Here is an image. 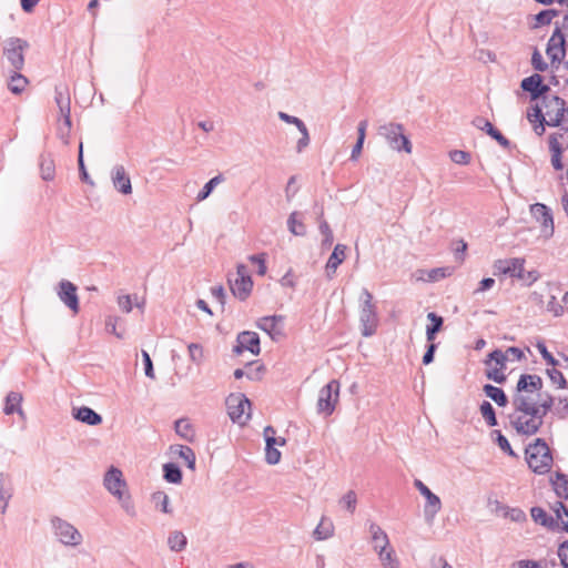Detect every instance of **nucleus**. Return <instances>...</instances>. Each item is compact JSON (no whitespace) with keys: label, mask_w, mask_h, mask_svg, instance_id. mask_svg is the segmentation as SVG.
Returning <instances> with one entry per match:
<instances>
[{"label":"nucleus","mask_w":568,"mask_h":568,"mask_svg":"<svg viewBox=\"0 0 568 568\" xmlns=\"http://www.w3.org/2000/svg\"><path fill=\"white\" fill-rule=\"evenodd\" d=\"M547 126L558 128V132L566 134L568 139V108L564 99L557 95H545L542 98Z\"/></svg>","instance_id":"obj_1"},{"label":"nucleus","mask_w":568,"mask_h":568,"mask_svg":"<svg viewBox=\"0 0 568 568\" xmlns=\"http://www.w3.org/2000/svg\"><path fill=\"white\" fill-rule=\"evenodd\" d=\"M404 131L405 129L403 124L397 122H387L378 126L377 134L385 140L390 150L410 154L413 145Z\"/></svg>","instance_id":"obj_2"},{"label":"nucleus","mask_w":568,"mask_h":568,"mask_svg":"<svg viewBox=\"0 0 568 568\" xmlns=\"http://www.w3.org/2000/svg\"><path fill=\"white\" fill-rule=\"evenodd\" d=\"M529 468L536 474H546L552 465V455L546 442L537 438L525 450Z\"/></svg>","instance_id":"obj_3"},{"label":"nucleus","mask_w":568,"mask_h":568,"mask_svg":"<svg viewBox=\"0 0 568 568\" xmlns=\"http://www.w3.org/2000/svg\"><path fill=\"white\" fill-rule=\"evenodd\" d=\"M50 525L54 537L63 546L75 548L83 542L82 534L68 520L54 516L50 519Z\"/></svg>","instance_id":"obj_4"},{"label":"nucleus","mask_w":568,"mask_h":568,"mask_svg":"<svg viewBox=\"0 0 568 568\" xmlns=\"http://www.w3.org/2000/svg\"><path fill=\"white\" fill-rule=\"evenodd\" d=\"M361 301L362 306L359 322L362 326V335L369 337L375 334L378 326L376 306L373 303V295L366 288H363L362 291Z\"/></svg>","instance_id":"obj_5"},{"label":"nucleus","mask_w":568,"mask_h":568,"mask_svg":"<svg viewBox=\"0 0 568 568\" xmlns=\"http://www.w3.org/2000/svg\"><path fill=\"white\" fill-rule=\"evenodd\" d=\"M225 404L231 420L239 425H245L251 417L250 399L244 394H231Z\"/></svg>","instance_id":"obj_6"},{"label":"nucleus","mask_w":568,"mask_h":568,"mask_svg":"<svg viewBox=\"0 0 568 568\" xmlns=\"http://www.w3.org/2000/svg\"><path fill=\"white\" fill-rule=\"evenodd\" d=\"M229 285L232 294L244 301L248 297L252 292L253 281L251 278L248 268L244 264H239L236 267V274L229 276Z\"/></svg>","instance_id":"obj_7"},{"label":"nucleus","mask_w":568,"mask_h":568,"mask_svg":"<svg viewBox=\"0 0 568 568\" xmlns=\"http://www.w3.org/2000/svg\"><path fill=\"white\" fill-rule=\"evenodd\" d=\"M509 420L516 432L525 436L535 435L544 424L539 414H510Z\"/></svg>","instance_id":"obj_8"},{"label":"nucleus","mask_w":568,"mask_h":568,"mask_svg":"<svg viewBox=\"0 0 568 568\" xmlns=\"http://www.w3.org/2000/svg\"><path fill=\"white\" fill-rule=\"evenodd\" d=\"M339 383L336 379L331 381L323 386L318 394L317 412L325 416L332 415L338 400Z\"/></svg>","instance_id":"obj_9"},{"label":"nucleus","mask_w":568,"mask_h":568,"mask_svg":"<svg viewBox=\"0 0 568 568\" xmlns=\"http://www.w3.org/2000/svg\"><path fill=\"white\" fill-rule=\"evenodd\" d=\"M27 47V41L20 38H9L4 43L3 54L16 71L24 65L23 50Z\"/></svg>","instance_id":"obj_10"},{"label":"nucleus","mask_w":568,"mask_h":568,"mask_svg":"<svg viewBox=\"0 0 568 568\" xmlns=\"http://www.w3.org/2000/svg\"><path fill=\"white\" fill-rule=\"evenodd\" d=\"M524 258H504L495 261L493 273L495 276L508 275L515 278H525Z\"/></svg>","instance_id":"obj_11"},{"label":"nucleus","mask_w":568,"mask_h":568,"mask_svg":"<svg viewBox=\"0 0 568 568\" xmlns=\"http://www.w3.org/2000/svg\"><path fill=\"white\" fill-rule=\"evenodd\" d=\"M414 486L425 497L426 504L424 507V515L427 523H432L436 515L442 509L440 498L435 495L422 480L415 479Z\"/></svg>","instance_id":"obj_12"},{"label":"nucleus","mask_w":568,"mask_h":568,"mask_svg":"<svg viewBox=\"0 0 568 568\" xmlns=\"http://www.w3.org/2000/svg\"><path fill=\"white\" fill-rule=\"evenodd\" d=\"M103 486L118 500H122V497L125 493L126 483L123 478L122 471L119 468L111 466L108 469L103 478Z\"/></svg>","instance_id":"obj_13"},{"label":"nucleus","mask_w":568,"mask_h":568,"mask_svg":"<svg viewBox=\"0 0 568 568\" xmlns=\"http://www.w3.org/2000/svg\"><path fill=\"white\" fill-rule=\"evenodd\" d=\"M568 41L566 40L565 34H561V30L555 29L548 40L546 49V53L551 60V64H559L565 59Z\"/></svg>","instance_id":"obj_14"},{"label":"nucleus","mask_w":568,"mask_h":568,"mask_svg":"<svg viewBox=\"0 0 568 568\" xmlns=\"http://www.w3.org/2000/svg\"><path fill=\"white\" fill-rule=\"evenodd\" d=\"M54 100L59 109V122H64V126L72 125L71 122V99L65 85L55 87Z\"/></svg>","instance_id":"obj_15"},{"label":"nucleus","mask_w":568,"mask_h":568,"mask_svg":"<svg viewBox=\"0 0 568 568\" xmlns=\"http://www.w3.org/2000/svg\"><path fill=\"white\" fill-rule=\"evenodd\" d=\"M565 149H568V139L566 134L555 132L549 136V150L551 152V165L555 170L564 169L561 162V154Z\"/></svg>","instance_id":"obj_16"},{"label":"nucleus","mask_w":568,"mask_h":568,"mask_svg":"<svg viewBox=\"0 0 568 568\" xmlns=\"http://www.w3.org/2000/svg\"><path fill=\"white\" fill-rule=\"evenodd\" d=\"M531 215L540 223L542 234L545 237H550L554 234V217L548 206L541 203H535L530 206Z\"/></svg>","instance_id":"obj_17"},{"label":"nucleus","mask_w":568,"mask_h":568,"mask_svg":"<svg viewBox=\"0 0 568 568\" xmlns=\"http://www.w3.org/2000/svg\"><path fill=\"white\" fill-rule=\"evenodd\" d=\"M244 351H248L253 355L260 354V337L257 333L244 331L237 335L236 345L234 346L233 352L240 355Z\"/></svg>","instance_id":"obj_18"},{"label":"nucleus","mask_w":568,"mask_h":568,"mask_svg":"<svg viewBox=\"0 0 568 568\" xmlns=\"http://www.w3.org/2000/svg\"><path fill=\"white\" fill-rule=\"evenodd\" d=\"M57 294L60 301L68 306L73 313L79 312V298L77 295V286L70 281L62 280L59 283Z\"/></svg>","instance_id":"obj_19"},{"label":"nucleus","mask_w":568,"mask_h":568,"mask_svg":"<svg viewBox=\"0 0 568 568\" xmlns=\"http://www.w3.org/2000/svg\"><path fill=\"white\" fill-rule=\"evenodd\" d=\"M520 87L524 91L530 93L531 100H537L541 97L544 98L550 90L548 85L542 83V77L538 73L525 78L521 81Z\"/></svg>","instance_id":"obj_20"},{"label":"nucleus","mask_w":568,"mask_h":568,"mask_svg":"<svg viewBox=\"0 0 568 568\" xmlns=\"http://www.w3.org/2000/svg\"><path fill=\"white\" fill-rule=\"evenodd\" d=\"M513 406L515 412L513 414H539L538 402L530 395L525 393H516L513 397Z\"/></svg>","instance_id":"obj_21"},{"label":"nucleus","mask_w":568,"mask_h":568,"mask_svg":"<svg viewBox=\"0 0 568 568\" xmlns=\"http://www.w3.org/2000/svg\"><path fill=\"white\" fill-rule=\"evenodd\" d=\"M113 186L120 193L128 195L132 192V184L123 165H115L111 172Z\"/></svg>","instance_id":"obj_22"},{"label":"nucleus","mask_w":568,"mask_h":568,"mask_svg":"<svg viewBox=\"0 0 568 568\" xmlns=\"http://www.w3.org/2000/svg\"><path fill=\"white\" fill-rule=\"evenodd\" d=\"M346 245L336 244L328 261L325 265V273L328 280H332L335 276L336 270L344 262L346 257Z\"/></svg>","instance_id":"obj_23"},{"label":"nucleus","mask_w":568,"mask_h":568,"mask_svg":"<svg viewBox=\"0 0 568 568\" xmlns=\"http://www.w3.org/2000/svg\"><path fill=\"white\" fill-rule=\"evenodd\" d=\"M473 124L483 131H486L494 140H496L501 146L508 148L510 142L506 139L500 131H498L488 120L477 116L474 119Z\"/></svg>","instance_id":"obj_24"},{"label":"nucleus","mask_w":568,"mask_h":568,"mask_svg":"<svg viewBox=\"0 0 568 568\" xmlns=\"http://www.w3.org/2000/svg\"><path fill=\"white\" fill-rule=\"evenodd\" d=\"M283 316L273 315V316H264L257 321V327L264 332H266L272 338L282 334V328L278 327L280 324L283 323Z\"/></svg>","instance_id":"obj_25"},{"label":"nucleus","mask_w":568,"mask_h":568,"mask_svg":"<svg viewBox=\"0 0 568 568\" xmlns=\"http://www.w3.org/2000/svg\"><path fill=\"white\" fill-rule=\"evenodd\" d=\"M368 531L371 534V540L373 544V549L378 552L382 548L389 547V538L387 534L382 529L379 525L376 523H369Z\"/></svg>","instance_id":"obj_26"},{"label":"nucleus","mask_w":568,"mask_h":568,"mask_svg":"<svg viewBox=\"0 0 568 568\" xmlns=\"http://www.w3.org/2000/svg\"><path fill=\"white\" fill-rule=\"evenodd\" d=\"M72 416L87 425L97 426L102 423V416L88 406L74 408Z\"/></svg>","instance_id":"obj_27"},{"label":"nucleus","mask_w":568,"mask_h":568,"mask_svg":"<svg viewBox=\"0 0 568 568\" xmlns=\"http://www.w3.org/2000/svg\"><path fill=\"white\" fill-rule=\"evenodd\" d=\"M542 387V381L538 375L523 374L516 386L518 393H532Z\"/></svg>","instance_id":"obj_28"},{"label":"nucleus","mask_w":568,"mask_h":568,"mask_svg":"<svg viewBox=\"0 0 568 568\" xmlns=\"http://www.w3.org/2000/svg\"><path fill=\"white\" fill-rule=\"evenodd\" d=\"M12 493L13 490L9 475L0 471V514H4L7 511Z\"/></svg>","instance_id":"obj_29"},{"label":"nucleus","mask_w":568,"mask_h":568,"mask_svg":"<svg viewBox=\"0 0 568 568\" xmlns=\"http://www.w3.org/2000/svg\"><path fill=\"white\" fill-rule=\"evenodd\" d=\"M22 395L18 392H10L6 397V404L3 408V413L6 415H12L13 413H18L19 415H23V410L21 408Z\"/></svg>","instance_id":"obj_30"},{"label":"nucleus","mask_w":568,"mask_h":568,"mask_svg":"<svg viewBox=\"0 0 568 568\" xmlns=\"http://www.w3.org/2000/svg\"><path fill=\"white\" fill-rule=\"evenodd\" d=\"M483 389L486 396L494 400L498 406L505 407L508 404V398L500 387L486 384Z\"/></svg>","instance_id":"obj_31"},{"label":"nucleus","mask_w":568,"mask_h":568,"mask_svg":"<svg viewBox=\"0 0 568 568\" xmlns=\"http://www.w3.org/2000/svg\"><path fill=\"white\" fill-rule=\"evenodd\" d=\"M377 555L383 568H399V560L390 546L384 549L382 548Z\"/></svg>","instance_id":"obj_32"},{"label":"nucleus","mask_w":568,"mask_h":568,"mask_svg":"<svg viewBox=\"0 0 568 568\" xmlns=\"http://www.w3.org/2000/svg\"><path fill=\"white\" fill-rule=\"evenodd\" d=\"M427 318L432 322L430 325L426 328V338L428 342H432L435 339L436 334L442 329L444 320L442 316L437 315L434 312H430L427 314Z\"/></svg>","instance_id":"obj_33"},{"label":"nucleus","mask_w":568,"mask_h":568,"mask_svg":"<svg viewBox=\"0 0 568 568\" xmlns=\"http://www.w3.org/2000/svg\"><path fill=\"white\" fill-rule=\"evenodd\" d=\"M186 545H187V539L182 531L175 530V531L170 532V535L168 537V546H169L170 550L180 552L186 547Z\"/></svg>","instance_id":"obj_34"},{"label":"nucleus","mask_w":568,"mask_h":568,"mask_svg":"<svg viewBox=\"0 0 568 568\" xmlns=\"http://www.w3.org/2000/svg\"><path fill=\"white\" fill-rule=\"evenodd\" d=\"M175 433L187 442L194 439V430L191 423L186 418H180L174 423Z\"/></svg>","instance_id":"obj_35"},{"label":"nucleus","mask_w":568,"mask_h":568,"mask_svg":"<svg viewBox=\"0 0 568 568\" xmlns=\"http://www.w3.org/2000/svg\"><path fill=\"white\" fill-rule=\"evenodd\" d=\"M163 477L168 483L180 484L182 481V471L176 464L168 463L163 465Z\"/></svg>","instance_id":"obj_36"},{"label":"nucleus","mask_w":568,"mask_h":568,"mask_svg":"<svg viewBox=\"0 0 568 568\" xmlns=\"http://www.w3.org/2000/svg\"><path fill=\"white\" fill-rule=\"evenodd\" d=\"M298 213L292 212L287 219V227L290 232L296 236H304L306 234L305 224L297 220Z\"/></svg>","instance_id":"obj_37"},{"label":"nucleus","mask_w":568,"mask_h":568,"mask_svg":"<svg viewBox=\"0 0 568 568\" xmlns=\"http://www.w3.org/2000/svg\"><path fill=\"white\" fill-rule=\"evenodd\" d=\"M275 444V437L266 439L265 459L270 465H276L281 459V452L274 447Z\"/></svg>","instance_id":"obj_38"},{"label":"nucleus","mask_w":568,"mask_h":568,"mask_svg":"<svg viewBox=\"0 0 568 568\" xmlns=\"http://www.w3.org/2000/svg\"><path fill=\"white\" fill-rule=\"evenodd\" d=\"M41 178L44 181H51L54 179L55 166L54 161L50 156H42L40 161Z\"/></svg>","instance_id":"obj_39"},{"label":"nucleus","mask_w":568,"mask_h":568,"mask_svg":"<svg viewBox=\"0 0 568 568\" xmlns=\"http://www.w3.org/2000/svg\"><path fill=\"white\" fill-rule=\"evenodd\" d=\"M552 485L558 497L568 499V475L557 473Z\"/></svg>","instance_id":"obj_40"},{"label":"nucleus","mask_w":568,"mask_h":568,"mask_svg":"<svg viewBox=\"0 0 568 568\" xmlns=\"http://www.w3.org/2000/svg\"><path fill=\"white\" fill-rule=\"evenodd\" d=\"M318 230L323 235L321 242L322 250L329 248L334 242V234L329 224L325 220H321L318 224Z\"/></svg>","instance_id":"obj_41"},{"label":"nucleus","mask_w":568,"mask_h":568,"mask_svg":"<svg viewBox=\"0 0 568 568\" xmlns=\"http://www.w3.org/2000/svg\"><path fill=\"white\" fill-rule=\"evenodd\" d=\"M174 453H176L179 457L185 462L190 469L195 468V454L191 447L178 445Z\"/></svg>","instance_id":"obj_42"},{"label":"nucleus","mask_w":568,"mask_h":568,"mask_svg":"<svg viewBox=\"0 0 568 568\" xmlns=\"http://www.w3.org/2000/svg\"><path fill=\"white\" fill-rule=\"evenodd\" d=\"M152 501L155 508H159L164 514H172L170 508L169 496L164 491H155L152 494Z\"/></svg>","instance_id":"obj_43"},{"label":"nucleus","mask_w":568,"mask_h":568,"mask_svg":"<svg viewBox=\"0 0 568 568\" xmlns=\"http://www.w3.org/2000/svg\"><path fill=\"white\" fill-rule=\"evenodd\" d=\"M223 181V176L221 174L212 178L210 181H207L202 190L197 193L196 200L199 202L204 201L206 197L210 196V194L213 192V190Z\"/></svg>","instance_id":"obj_44"},{"label":"nucleus","mask_w":568,"mask_h":568,"mask_svg":"<svg viewBox=\"0 0 568 568\" xmlns=\"http://www.w3.org/2000/svg\"><path fill=\"white\" fill-rule=\"evenodd\" d=\"M28 84V80L26 77H23L21 73H19L18 71H16L11 78H10V82H9V89L12 93L14 94H19L21 93L26 85Z\"/></svg>","instance_id":"obj_45"},{"label":"nucleus","mask_w":568,"mask_h":568,"mask_svg":"<svg viewBox=\"0 0 568 568\" xmlns=\"http://www.w3.org/2000/svg\"><path fill=\"white\" fill-rule=\"evenodd\" d=\"M479 410L488 426L494 427L497 425L496 413L493 405L489 402L484 400L480 404Z\"/></svg>","instance_id":"obj_46"},{"label":"nucleus","mask_w":568,"mask_h":568,"mask_svg":"<svg viewBox=\"0 0 568 568\" xmlns=\"http://www.w3.org/2000/svg\"><path fill=\"white\" fill-rule=\"evenodd\" d=\"M334 528L329 521H325L324 519L316 526L313 535L316 540H325L333 535Z\"/></svg>","instance_id":"obj_47"},{"label":"nucleus","mask_w":568,"mask_h":568,"mask_svg":"<svg viewBox=\"0 0 568 568\" xmlns=\"http://www.w3.org/2000/svg\"><path fill=\"white\" fill-rule=\"evenodd\" d=\"M532 519L545 527H550L554 523L552 518L541 507H532L530 510Z\"/></svg>","instance_id":"obj_48"},{"label":"nucleus","mask_w":568,"mask_h":568,"mask_svg":"<svg viewBox=\"0 0 568 568\" xmlns=\"http://www.w3.org/2000/svg\"><path fill=\"white\" fill-rule=\"evenodd\" d=\"M558 519H561V528L568 531V508L561 501H557L554 508Z\"/></svg>","instance_id":"obj_49"},{"label":"nucleus","mask_w":568,"mask_h":568,"mask_svg":"<svg viewBox=\"0 0 568 568\" xmlns=\"http://www.w3.org/2000/svg\"><path fill=\"white\" fill-rule=\"evenodd\" d=\"M547 375L549 376L552 384L556 385L558 388L567 387V382H566L565 376L562 375V373L560 371L555 368V366H552V368H550V369H547Z\"/></svg>","instance_id":"obj_50"},{"label":"nucleus","mask_w":568,"mask_h":568,"mask_svg":"<svg viewBox=\"0 0 568 568\" xmlns=\"http://www.w3.org/2000/svg\"><path fill=\"white\" fill-rule=\"evenodd\" d=\"M557 14L558 11L554 9L542 10L536 14L535 20L537 26H546L549 24Z\"/></svg>","instance_id":"obj_51"},{"label":"nucleus","mask_w":568,"mask_h":568,"mask_svg":"<svg viewBox=\"0 0 568 568\" xmlns=\"http://www.w3.org/2000/svg\"><path fill=\"white\" fill-rule=\"evenodd\" d=\"M190 359L195 364H201L203 361V347L200 344L191 343L187 346Z\"/></svg>","instance_id":"obj_52"},{"label":"nucleus","mask_w":568,"mask_h":568,"mask_svg":"<svg viewBox=\"0 0 568 568\" xmlns=\"http://www.w3.org/2000/svg\"><path fill=\"white\" fill-rule=\"evenodd\" d=\"M357 497L354 490H348L341 499V504L353 514L356 508Z\"/></svg>","instance_id":"obj_53"},{"label":"nucleus","mask_w":568,"mask_h":568,"mask_svg":"<svg viewBox=\"0 0 568 568\" xmlns=\"http://www.w3.org/2000/svg\"><path fill=\"white\" fill-rule=\"evenodd\" d=\"M506 354L500 349H495L489 353L488 361H486V364H489L490 362H494L496 365H498L500 368H505L506 362H507Z\"/></svg>","instance_id":"obj_54"},{"label":"nucleus","mask_w":568,"mask_h":568,"mask_svg":"<svg viewBox=\"0 0 568 568\" xmlns=\"http://www.w3.org/2000/svg\"><path fill=\"white\" fill-rule=\"evenodd\" d=\"M298 131L301 133V138L296 142V152L302 153L308 146L311 139L306 125L298 129Z\"/></svg>","instance_id":"obj_55"},{"label":"nucleus","mask_w":568,"mask_h":568,"mask_svg":"<svg viewBox=\"0 0 568 568\" xmlns=\"http://www.w3.org/2000/svg\"><path fill=\"white\" fill-rule=\"evenodd\" d=\"M264 371L263 365H258L255 371L245 372L242 368H237L234 371V377L236 379L242 378L243 376H246L248 379H258L260 374Z\"/></svg>","instance_id":"obj_56"},{"label":"nucleus","mask_w":568,"mask_h":568,"mask_svg":"<svg viewBox=\"0 0 568 568\" xmlns=\"http://www.w3.org/2000/svg\"><path fill=\"white\" fill-rule=\"evenodd\" d=\"M531 64L536 71L545 72L548 69L547 62L544 60L541 53L535 49L531 55Z\"/></svg>","instance_id":"obj_57"},{"label":"nucleus","mask_w":568,"mask_h":568,"mask_svg":"<svg viewBox=\"0 0 568 568\" xmlns=\"http://www.w3.org/2000/svg\"><path fill=\"white\" fill-rule=\"evenodd\" d=\"M426 274H427V281L436 282L440 278L446 277L450 273H449V268H447V267H437V268H432L429 271H426Z\"/></svg>","instance_id":"obj_58"},{"label":"nucleus","mask_w":568,"mask_h":568,"mask_svg":"<svg viewBox=\"0 0 568 568\" xmlns=\"http://www.w3.org/2000/svg\"><path fill=\"white\" fill-rule=\"evenodd\" d=\"M494 434L496 435V442L499 448L507 453L509 456H515L508 439L499 430H495Z\"/></svg>","instance_id":"obj_59"},{"label":"nucleus","mask_w":568,"mask_h":568,"mask_svg":"<svg viewBox=\"0 0 568 568\" xmlns=\"http://www.w3.org/2000/svg\"><path fill=\"white\" fill-rule=\"evenodd\" d=\"M450 160L456 164H468L470 161V154L468 152L462 151V150H455L452 151Z\"/></svg>","instance_id":"obj_60"},{"label":"nucleus","mask_w":568,"mask_h":568,"mask_svg":"<svg viewBox=\"0 0 568 568\" xmlns=\"http://www.w3.org/2000/svg\"><path fill=\"white\" fill-rule=\"evenodd\" d=\"M547 311L554 314V316L558 317L561 316L565 312L564 305L557 302L556 296H551L548 304H547Z\"/></svg>","instance_id":"obj_61"},{"label":"nucleus","mask_w":568,"mask_h":568,"mask_svg":"<svg viewBox=\"0 0 568 568\" xmlns=\"http://www.w3.org/2000/svg\"><path fill=\"white\" fill-rule=\"evenodd\" d=\"M248 260L258 266L257 274L263 276L266 273L265 254H254Z\"/></svg>","instance_id":"obj_62"},{"label":"nucleus","mask_w":568,"mask_h":568,"mask_svg":"<svg viewBox=\"0 0 568 568\" xmlns=\"http://www.w3.org/2000/svg\"><path fill=\"white\" fill-rule=\"evenodd\" d=\"M537 348L548 365L556 366L558 364L557 359L548 352L544 343L539 342Z\"/></svg>","instance_id":"obj_63"},{"label":"nucleus","mask_w":568,"mask_h":568,"mask_svg":"<svg viewBox=\"0 0 568 568\" xmlns=\"http://www.w3.org/2000/svg\"><path fill=\"white\" fill-rule=\"evenodd\" d=\"M558 556L565 568H568V540L564 541L558 549Z\"/></svg>","instance_id":"obj_64"}]
</instances>
